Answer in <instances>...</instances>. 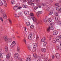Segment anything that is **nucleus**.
<instances>
[{"label": "nucleus", "instance_id": "obj_22", "mask_svg": "<svg viewBox=\"0 0 61 61\" xmlns=\"http://www.w3.org/2000/svg\"><path fill=\"white\" fill-rule=\"evenodd\" d=\"M4 39L5 40V41H7L8 39H7V37L6 36H5L4 37Z\"/></svg>", "mask_w": 61, "mask_h": 61}, {"label": "nucleus", "instance_id": "obj_50", "mask_svg": "<svg viewBox=\"0 0 61 61\" xmlns=\"http://www.w3.org/2000/svg\"><path fill=\"white\" fill-rule=\"evenodd\" d=\"M30 1L31 3H33L34 1H35L34 0H30Z\"/></svg>", "mask_w": 61, "mask_h": 61}, {"label": "nucleus", "instance_id": "obj_34", "mask_svg": "<svg viewBox=\"0 0 61 61\" xmlns=\"http://www.w3.org/2000/svg\"><path fill=\"white\" fill-rule=\"evenodd\" d=\"M15 1L14 0H12L11 1V4H13V5H14V4H15Z\"/></svg>", "mask_w": 61, "mask_h": 61}, {"label": "nucleus", "instance_id": "obj_31", "mask_svg": "<svg viewBox=\"0 0 61 61\" xmlns=\"http://www.w3.org/2000/svg\"><path fill=\"white\" fill-rule=\"evenodd\" d=\"M48 22L49 23H50V22H51L52 21V20H51V18H49L48 20Z\"/></svg>", "mask_w": 61, "mask_h": 61}, {"label": "nucleus", "instance_id": "obj_37", "mask_svg": "<svg viewBox=\"0 0 61 61\" xmlns=\"http://www.w3.org/2000/svg\"><path fill=\"white\" fill-rule=\"evenodd\" d=\"M36 50V48H33V52H35Z\"/></svg>", "mask_w": 61, "mask_h": 61}, {"label": "nucleus", "instance_id": "obj_1", "mask_svg": "<svg viewBox=\"0 0 61 61\" xmlns=\"http://www.w3.org/2000/svg\"><path fill=\"white\" fill-rule=\"evenodd\" d=\"M59 16H56L55 17V19L56 21V24L57 25H61V21H59Z\"/></svg>", "mask_w": 61, "mask_h": 61}, {"label": "nucleus", "instance_id": "obj_32", "mask_svg": "<svg viewBox=\"0 0 61 61\" xmlns=\"http://www.w3.org/2000/svg\"><path fill=\"white\" fill-rule=\"evenodd\" d=\"M3 54L1 53L0 54V56L1 58H3Z\"/></svg>", "mask_w": 61, "mask_h": 61}, {"label": "nucleus", "instance_id": "obj_46", "mask_svg": "<svg viewBox=\"0 0 61 61\" xmlns=\"http://www.w3.org/2000/svg\"><path fill=\"white\" fill-rule=\"evenodd\" d=\"M23 41L24 42V43L25 44H26V40L25 39H24L23 40Z\"/></svg>", "mask_w": 61, "mask_h": 61}, {"label": "nucleus", "instance_id": "obj_38", "mask_svg": "<svg viewBox=\"0 0 61 61\" xmlns=\"http://www.w3.org/2000/svg\"><path fill=\"white\" fill-rule=\"evenodd\" d=\"M30 28L33 29L34 28V25H31L30 26Z\"/></svg>", "mask_w": 61, "mask_h": 61}, {"label": "nucleus", "instance_id": "obj_13", "mask_svg": "<svg viewBox=\"0 0 61 61\" xmlns=\"http://www.w3.org/2000/svg\"><path fill=\"white\" fill-rule=\"evenodd\" d=\"M32 18V19L34 21V22H36L37 21V20H36V18L34 17H31Z\"/></svg>", "mask_w": 61, "mask_h": 61}, {"label": "nucleus", "instance_id": "obj_17", "mask_svg": "<svg viewBox=\"0 0 61 61\" xmlns=\"http://www.w3.org/2000/svg\"><path fill=\"white\" fill-rule=\"evenodd\" d=\"M37 46V45H36V44L35 43H34L33 44V48H36V47Z\"/></svg>", "mask_w": 61, "mask_h": 61}, {"label": "nucleus", "instance_id": "obj_3", "mask_svg": "<svg viewBox=\"0 0 61 61\" xmlns=\"http://www.w3.org/2000/svg\"><path fill=\"white\" fill-rule=\"evenodd\" d=\"M15 45V41H13L12 42L11 44L10 45V46L11 47H14Z\"/></svg>", "mask_w": 61, "mask_h": 61}, {"label": "nucleus", "instance_id": "obj_42", "mask_svg": "<svg viewBox=\"0 0 61 61\" xmlns=\"http://www.w3.org/2000/svg\"><path fill=\"white\" fill-rule=\"evenodd\" d=\"M44 46H46V42H44Z\"/></svg>", "mask_w": 61, "mask_h": 61}, {"label": "nucleus", "instance_id": "obj_61", "mask_svg": "<svg viewBox=\"0 0 61 61\" xmlns=\"http://www.w3.org/2000/svg\"><path fill=\"white\" fill-rule=\"evenodd\" d=\"M31 5L33 6H35V4L34 3H32L31 4Z\"/></svg>", "mask_w": 61, "mask_h": 61}, {"label": "nucleus", "instance_id": "obj_58", "mask_svg": "<svg viewBox=\"0 0 61 61\" xmlns=\"http://www.w3.org/2000/svg\"><path fill=\"white\" fill-rule=\"evenodd\" d=\"M28 58H30V59H31V55H30L29 56V57H28Z\"/></svg>", "mask_w": 61, "mask_h": 61}, {"label": "nucleus", "instance_id": "obj_19", "mask_svg": "<svg viewBox=\"0 0 61 61\" xmlns=\"http://www.w3.org/2000/svg\"><path fill=\"white\" fill-rule=\"evenodd\" d=\"M3 18L4 19H6L7 18V15L5 14H4L3 15Z\"/></svg>", "mask_w": 61, "mask_h": 61}, {"label": "nucleus", "instance_id": "obj_33", "mask_svg": "<svg viewBox=\"0 0 61 61\" xmlns=\"http://www.w3.org/2000/svg\"><path fill=\"white\" fill-rule=\"evenodd\" d=\"M18 15L19 16H21L22 15V13H21V12H19L18 13Z\"/></svg>", "mask_w": 61, "mask_h": 61}, {"label": "nucleus", "instance_id": "obj_9", "mask_svg": "<svg viewBox=\"0 0 61 61\" xmlns=\"http://www.w3.org/2000/svg\"><path fill=\"white\" fill-rule=\"evenodd\" d=\"M11 55V54L10 53L6 55V58L7 59H9L10 58V56Z\"/></svg>", "mask_w": 61, "mask_h": 61}, {"label": "nucleus", "instance_id": "obj_28", "mask_svg": "<svg viewBox=\"0 0 61 61\" xmlns=\"http://www.w3.org/2000/svg\"><path fill=\"white\" fill-rule=\"evenodd\" d=\"M26 61H31V59L28 57L26 58Z\"/></svg>", "mask_w": 61, "mask_h": 61}, {"label": "nucleus", "instance_id": "obj_57", "mask_svg": "<svg viewBox=\"0 0 61 61\" xmlns=\"http://www.w3.org/2000/svg\"><path fill=\"white\" fill-rule=\"evenodd\" d=\"M52 14H53V12L51 11V12H50L49 15H52Z\"/></svg>", "mask_w": 61, "mask_h": 61}, {"label": "nucleus", "instance_id": "obj_20", "mask_svg": "<svg viewBox=\"0 0 61 61\" xmlns=\"http://www.w3.org/2000/svg\"><path fill=\"white\" fill-rule=\"evenodd\" d=\"M33 57L34 58H36L37 57V55L36 54H34Z\"/></svg>", "mask_w": 61, "mask_h": 61}, {"label": "nucleus", "instance_id": "obj_60", "mask_svg": "<svg viewBox=\"0 0 61 61\" xmlns=\"http://www.w3.org/2000/svg\"><path fill=\"white\" fill-rule=\"evenodd\" d=\"M49 9H50V8H49V7L47 8V11H49Z\"/></svg>", "mask_w": 61, "mask_h": 61}, {"label": "nucleus", "instance_id": "obj_12", "mask_svg": "<svg viewBox=\"0 0 61 61\" xmlns=\"http://www.w3.org/2000/svg\"><path fill=\"white\" fill-rule=\"evenodd\" d=\"M24 14L26 15H27L29 14V12L27 11H25L24 12Z\"/></svg>", "mask_w": 61, "mask_h": 61}, {"label": "nucleus", "instance_id": "obj_30", "mask_svg": "<svg viewBox=\"0 0 61 61\" xmlns=\"http://www.w3.org/2000/svg\"><path fill=\"white\" fill-rule=\"evenodd\" d=\"M30 16H32V17H33L34 16V14L32 13H30Z\"/></svg>", "mask_w": 61, "mask_h": 61}, {"label": "nucleus", "instance_id": "obj_56", "mask_svg": "<svg viewBox=\"0 0 61 61\" xmlns=\"http://www.w3.org/2000/svg\"><path fill=\"white\" fill-rule=\"evenodd\" d=\"M31 2L30 0V1H28V4H31Z\"/></svg>", "mask_w": 61, "mask_h": 61}, {"label": "nucleus", "instance_id": "obj_41", "mask_svg": "<svg viewBox=\"0 0 61 61\" xmlns=\"http://www.w3.org/2000/svg\"><path fill=\"white\" fill-rule=\"evenodd\" d=\"M60 8V7H57L56 8V10H59V9Z\"/></svg>", "mask_w": 61, "mask_h": 61}, {"label": "nucleus", "instance_id": "obj_26", "mask_svg": "<svg viewBox=\"0 0 61 61\" xmlns=\"http://www.w3.org/2000/svg\"><path fill=\"white\" fill-rule=\"evenodd\" d=\"M27 48L29 50L31 51V46L30 45H29L28 46Z\"/></svg>", "mask_w": 61, "mask_h": 61}, {"label": "nucleus", "instance_id": "obj_10", "mask_svg": "<svg viewBox=\"0 0 61 61\" xmlns=\"http://www.w3.org/2000/svg\"><path fill=\"white\" fill-rule=\"evenodd\" d=\"M3 5H4V6H5L6 7H7V4H6V2L4 1H3Z\"/></svg>", "mask_w": 61, "mask_h": 61}, {"label": "nucleus", "instance_id": "obj_59", "mask_svg": "<svg viewBox=\"0 0 61 61\" xmlns=\"http://www.w3.org/2000/svg\"><path fill=\"white\" fill-rule=\"evenodd\" d=\"M42 5H43V6H45L46 5V3H43L42 4Z\"/></svg>", "mask_w": 61, "mask_h": 61}, {"label": "nucleus", "instance_id": "obj_40", "mask_svg": "<svg viewBox=\"0 0 61 61\" xmlns=\"http://www.w3.org/2000/svg\"><path fill=\"white\" fill-rule=\"evenodd\" d=\"M47 30V31H48V32L50 31V27H49V28H48Z\"/></svg>", "mask_w": 61, "mask_h": 61}, {"label": "nucleus", "instance_id": "obj_7", "mask_svg": "<svg viewBox=\"0 0 61 61\" xmlns=\"http://www.w3.org/2000/svg\"><path fill=\"white\" fill-rule=\"evenodd\" d=\"M58 34V31L57 30L54 31L53 32V35H56Z\"/></svg>", "mask_w": 61, "mask_h": 61}, {"label": "nucleus", "instance_id": "obj_62", "mask_svg": "<svg viewBox=\"0 0 61 61\" xmlns=\"http://www.w3.org/2000/svg\"><path fill=\"white\" fill-rule=\"evenodd\" d=\"M36 1L37 2H39L40 0H36Z\"/></svg>", "mask_w": 61, "mask_h": 61}, {"label": "nucleus", "instance_id": "obj_49", "mask_svg": "<svg viewBox=\"0 0 61 61\" xmlns=\"http://www.w3.org/2000/svg\"><path fill=\"white\" fill-rule=\"evenodd\" d=\"M42 22V20H40V21H38V23H37V24H39V23L40 24V23H41V22Z\"/></svg>", "mask_w": 61, "mask_h": 61}, {"label": "nucleus", "instance_id": "obj_14", "mask_svg": "<svg viewBox=\"0 0 61 61\" xmlns=\"http://www.w3.org/2000/svg\"><path fill=\"white\" fill-rule=\"evenodd\" d=\"M26 25L27 26L29 27L30 26V23L29 22H27L26 23Z\"/></svg>", "mask_w": 61, "mask_h": 61}, {"label": "nucleus", "instance_id": "obj_4", "mask_svg": "<svg viewBox=\"0 0 61 61\" xmlns=\"http://www.w3.org/2000/svg\"><path fill=\"white\" fill-rule=\"evenodd\" d=\"M55 56L57 59H59V58H60V55L58 53L56 54L55 55Z\"/></svg>", "mask_w": 61, "mask_h": 61}, {"label": "nucleus", "instance_id": "obj_23", "mask_svg": "<svg viewBox=\"0 0 61 61\" xmlns=\"http://www.w3.org/2000/svg\"><path fill=\"white\" fill-rule=\"evenodd\" d=\"M46 41V38L44 37L42 38L41 40V42H44Z\"/></svg>", "mask_w": 61, "mask_h": 61}, {"label": "nucleus", "instance_id": "obj_27", "mask_svg": "<svg viewBox=\"0 0 61 61\" xmlns=\"http://www.w3.org/2000/svg\"><path fill=\"white\" fill-rule=\"evenodd\" d=\"M17 51L19 53L20 51V49H19V46H18L17 47Z\"/></svg>", "mask_w": 61, "mask_h": 61}, {"label": "nucleus", "instance_id": "obj_18", "mask_svg": "<svg viewBox=\"0 0 61 61\" xmlns=\"http://www.w3.org/2000/svg\"><path fill=\"white\" fill-rule=\"evenodd\" d=\"M7 41L9 42H11L12 41V39L11 38H9L8 39Z\"/></svg>", "mask_w": 61, "mask_h": 61}, {"label": "nucleus", "instance_id": "obj_48", "mask_svg": "<svg viewBox=\"0 0 61 61\" xmlns=\"http://www.w3.org/2000/svg\"><path fill=\"white\" fill-rule=\"evenodd\" d=\"M0 19L1 22H3V21H4V20H3V18H2L1 17L0 18Z\"/></svg>", "mask_w": 61, "mask_h": 61}, {"label": "nucleus", "instance_id": "obj_45", "mask_svg": "<svg viewBox=\"0 0 61 61\" xmlns=\"http://www.w3.org/2000/svg\"><path fill=\"white\" fill-rule=\"evenodd\" d=\"M55 15H56V16H58V13H57V12H56L55 14Z\"/></svg>", "mask_w": 61, "mask_h": 61}, {"label": "nucleus", "instance_id": "obj_29", "mask_svg": "<svg viewBox=\"0 0 61 61\" xmlns=\"http://www.w3.org/2000/svg\"><path fill=\"white\" fill-rule=\"evenodd\" d=\"M9 22L10 23V25H12V22L11 20L9 19Z\"/></svg>", "mask_w": 61, "mask_h": 61}, {"label": "nucleus", "instance_id": "obj_35", "mask_svg": "<svg viewBox=\"0 0 61 61\" xmlns=\"http://www.w3.org/2000/svg\"><path fill=\"white\" fill-rule=\"evenodd\" d=\"M2 5H3V2L0 0V6H2Z\"/></svg>", "mask_w": 61, "mask_h": 61}, {"label": "nucleus", "instance_id": "obj_55", "mask_svg": "<svg viewBox=\"0 0 61 61\" xmlns=\"http://www.w3.org/2000/svg\"><path fill=\"white\" fill-rule=\"evenodd\" d=\"M52 59H54L55 57V56L54 55H52Z\"/></svg>", "mask_w": 61, "mask_h": 61}, {"label": "nucleus", "instance_id": "obj_21", "mask_svg": "<svg viewBox=\"0 0 61 61\" xmlns=\"http://www.w3.org/2000/svg\"><path fill=\"white\" fill-rule=\"evenodd\" d=\"M5 50L6 52L8 51V47H7V46H5Z\"/></svg>", "mask_w": 61, "mask_h": 61}, {"label": "nucleus", "instance_id": "obj_5", "mask_svg": "<svg viewBox=\"0 0 61 61\" xmlns=\"http://www.w3.org/2000/svg\"><path fill=\"white\" fill-rule=\"evenodd\" d=\"M32 35L31 34H29L28 36V38L30 40H31L32 39Z\"/></svg>", "mask_w": 61, "mask_h": 61}, {"label": "nucleus", "instance_id": "obj_24", "mask_svg": "<svg viewBox=\"0 0 61 61\" xmlns=\"http://www.w3.org/2000/svg\"><path fill=\"white\" fill-rule=\"evenodd\" d=\"M42 13V11H38L37 12V14L38 15H40Z\"/></svg>", "mask_w": 61, "mask_h": 61}, {"label": "nucleus", "instance_id": "obj_8", "mask_svg": "<svg viewBox=\"0 0 61 61\" xmlns=\"http://www.w3.org/2000/svg\"><path fill=\"white\" fill-rule=\"evenodd\" d=\"M18 54L17 53H15L14 55V57L15 58H17L18 57Z\"/></svg>", "mask_w": 61, "mask_h": 61}, {"label": "nucleus", "instance_id": "obj_47", "mask_svg": "<svg viewBox=\"0 0 61 61\" xmlns=\"http://www.w3.org/2000/svg\"><path fill=\"white\" fill-rule=\"evenodd\" d=\"M47 58H48L47 57H46L45 59H44V61H46L47 60Z\"/></svg>", "mask_w": 61, "mask_h": 61}, {"label": "nucleus", "instance_id": "obj_2", "mask_svg": "<svg viewBox=\"0 0 61 61\" xmlns=\"http://www.w3.org/2000/svg\"><path fill=\"white\" fill-rule=\"evenodd\" d=\"M22 7H18L17 6L15 5L13 9L15 11H17V9H20Z\"/></svg>", "mask_w": 61, "mask_h": 61}, {"label": "nucleus", "instance_id": "obj_11", "mask_svg": "<svg viewBox=\"0 0 61 61\" xmlns=\"http://www.w3.org/2000/svg\"><path fill=\"white\" fill-rule=\"evenodd\" d=\"M57 41V39H56V38H54L53 39V40H52V42L53 43H56V41Z\"/></svg>", "mask_w": 61, "mask_h": 61}, {"label": "nucleus", "instance_id": "obj_15", "mask_svg": "<svg viewBox=\"0 0 61 61\" xmlns=\"http://www.w3.org/2000/svg\"><path fill=\"white\" fill-rule=\"evenodd\" d=\"M41 51L43 52H44V53L46 52V49L44 48H42L41 49Z\"/></svg>", "mask_w": 61, "mask_h": 61}, {"label": "nucleus", "instance_id": "obj_52", "mask_svg": "<svg viewBox=\"0 0 61 61\" xmlns=\"http://www.w3.org/2000/svg\"><path fill=\"white\" fill-rule=\"evenodd\" d=\"M58 38L59 39L61 40V35L60 36H58Z\"/></svg>", "mask_w": 61, "mask_h": 61}, {"label": "nucleus", "instance_id": "obj_6", "mask_svg": "<svg viewBox=\"0 0 61 61\" xmlns=\"http://www.w3.org/2000/svg\"><path fill=\"white\" fill-rule=\"evenodd\" d=\"M0 13H1L3 15L5 14V11H4V10L1 9H0Z\"/></svg>", "mask_w": 61, "mask_h": 61}, {"label": "nucleus", "instance_id": "obj_63", "mask_svg": "<svg viewBox=\"0 0 61 61\" xmlns=\"http://www.w3.org/2000/svg\"><path fill=\"white\" fill-rule=\"evenodd\" d=\"M51 2H53L54 1V0H50Z\"/></svg>", "mask_w": 61, "mask_h": 61}, {"label": "nucleus", "instance_id": "obj_64", "mask_svg": "<svg viewBox=\"0 0 61 61\" xmlns=\"http://www.w3.org/2000/svg\"><path fill=\"white\" fill-rule=\"evenodd\" d=\"M37 61H41V60L40 59H39L37 60Z\"/></svg>", "mask_w": 61, "mask_h": 61}, {"label": "nucleus", "instance_id": "obj_54", "mask_svg": "<svg viewBox=\"0 0 61 61\" xmlns=\"http://www.w3.org/2000/svg\"><path fill=\"white\" fill-rule=\"evenodd\" d=\"M34 9H35V10H36L38 8V7H34Z\"/></svg>", "mask_w": 61, "mask_h": 61}, {"label": "nucleus", "instance_id": "obj_39", "mask_svg": "<svg viewBox=\"0 0 61 61\" xmlns=\"http://www.w3.org/2000/svg\"><path fill=\"white\" fill-rule=\"evenodd\" d=\"M41 57L42 58H45V55L43 54L41 55Z\"/></svg>", "mask_w": 61, "mask_h": 61}, {"label": "nucleus", "instance_id": "obj_43", "mask_svg": "<svg viewBox=\"0 0 61 61\" xmlns=\"http://www.w3.org/2000/svg\"><path fill=\"white\" fill-rule=\"evenodd\" d=\"M50 29L51 30H53L54 29V28L53 27L51 26L50 27Z\"/></svg>", "mask_w": 61, "mask_h": 61}, {"label": "nucleus", "instance_id": "obj_44", "mask_svg": "<svg viewBox=\"0 0 61 61\" xmlns=\"http://www.w3.org/2000/svg\"><path fill=\"white\" fill-rule=\"evenodd\" d=\"M15 17H19V16H17V15L16 14H15Z\"/></svg>", "mask_w": 61, "mask_h": 61}, {"label": "nucleus", "instance_id": "obj_36", "mask_svg": "<svg viewBox=\"0 0 61 61\" xmlns=\"http://www.w3.org/2000/svg\"><path fill=\"white\" fill-rule=\"evenodd\" d=\"M57 42H61V39H59V38H58V39H57Z\"/></svg>", "mask_w": 61, "mask_h": 61}, {"label": "nucleus", "instance_id": "obj_51", "mask_svg": "<svg viewBox=\"0 0 61 61\" xmlns=\"http://www.w3.org/2000/svg\"><path fill=\"white\" fill-rule=\"evenodd\" d=\"M59 4L58 3H56L55 5V6H58L59 5Z\"/></svg>", "mask_w": 61, "mask_h": 61}, {"label": "nucleus", "instance_id": "obj_53", "mask_svg": "<svg viewBox=\"0 0 61 61\" xmlns=\"http://www.w3.org/2000/svg\"><path fill=\"white\" fill-rule=\"evenodd\" d=\"M44 20L45 23H46V22H47V20H46V19H44Z\"/></svg>", "mask_w": 61, "mask_h": 61}, {"label": "nucleus", "instance_id": "obj_16", "mask_svg": "<svg viewBox=\"0 0 61 61\" xmlns=\"http://www.w3.org/2000/svg\"><path fill=\"white\" fill-rule=\"evenodd\" d=\"M57 50H59L60 51L61 50V46H58L57 47Z\"/></svg>", "mask_w": 61, "mask_h": 61}, {"label": "nucleus", "instance_id": "obj_25", "mask_svg": "<svg viewBox=\"0 0 61 61\" xmlns=\"http://www.w3.org/2000/svg\"><path fill=\"white\" fill-rule=\"evenodd\" d=\"M22 7L24 8H27V5H22Z\"/></svg>", "mask_w": 61, "mask_h": 61}]
</instances>
